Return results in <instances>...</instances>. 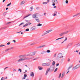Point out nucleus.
I'll return each mask as SVG.
<instances>
[{
  "label": "nucleus",
  "instance_id": "obj_51",
  "mask_svg": "<svg viewBox=\"0 0 80 80\" xmlns=\"http://www.w3.org/2000/svg\"><path fill=\"white\" fill-rule=\"evenodd\" d=\"M10 42H8L7 43V45H10Z\"/></svg>",
  "mask_w": 80,
  "mask_h": 80
},
{
  "label": "nucleus",
  "instance_id": "obj_38",
  "mask_svg": "<svg viewBox=\"0 0 80 80\" xmlns=\"http://www.w3.org/2000/svg\"><path fill=\"white\" fill-rule=\"evenodd\" d=\"M10 5H11V2H10V3L8 4L7 5V7H8Z\"/></svg>",
  "mask_w": 80,
  "mask_h": 80
},
{
  "label": "nucleus",
  "instance_id": "obj_18",
  "mask_svg": "<svg viewBox=\"0 0 80 80\" xmlns=\"http://www.w3.org/2000/svg\"><path fill=\"white\" fill-rule=\"evenodd\" d=\"M38 43V42H33L30 44V45H35V44H37Z\"/></svg>",
  "mask_w": 80,
  "mask_h": 80
},
{
  "label": "nucleus",
  "instance_id": "obj_27",
  "mask_svg": "<svg viewBox=\"0 0 80 80\" xmlns=\"http://www.w3.org/2000/svg\"><path fill=\"white\" fill-rule=\"evenodd\" d=\"M46 53V51H43V52L41 53V54H42V55H43V54H44V53Z\"/></svg>",
  "mask_w": 80,
  "mask_h": 80
},
{
  "label": "nucleus",
  "instance_id": "obj_29",
  "mask_svg": "<svg viewBox=\"0 0 80 80\" xmlns=\"http://www.w3.org/2000/svg\"><path fill=\"white\" fill-rule=\"evenodd\" d=\"M33 8L32 7H31L30 8V11H32V10H33Z\"/></svg>",
  "mask_w": 80,
  "mask_h": 80
},
{
  "label": "nucleus",
  "instance_id": "obj_40",
  "mask_svg": "<svg viewBox=\"0 0 80 80\" xmlns=\"http://www.w3.org/2000/svg\"><path fill=\"white\" fill-rule=\"evenodd\" d=\"M60 77H61V73H60L59 75V77H58L59 79H60Z\"/></svg>",
  "mask_w": 80,
  "mask_h": 80
},
{
  "label": "nucleus",
  "instance_id": "obj_64",
  "mask_svg": "<svg viewBox=\"0 0 80 80\" xmlns=\"http://www.w3.org/2000/svg\"><path fill=\"white\" fill-rule=\"evenodd\" d=\"M5 79H7V77H6V78H5Z\"/></svg>",
  "mask_w": 80,
  "mask_h": 80
},
{
  "label": "nucleus",
  "instance_id": "obj_30",
  "mask_svg": "<svg viewBox=\"0 0 80 80\" xmlns=\"http://www.w3.org/2000/svg\"><path fill=\"white\" fill-rule=\"evenodd\" d=\"M74 48H77V47H78V45L77 44L74 45Z\"/></svg>",
  "mask_w": 80,
  "mask_h": 80
},
{
  "label": "nucleus",
  "instance_id": "obj_62",
  "mask_svg": "<svg viewBox=\"0 0 80 80\" xmlns=\"http://www.w3.org/2000/svg\"><path fill=\"white\" fill-rule=\"evenodd\" d=\"M47 1L48 2H50V0H47Z\"/></svg>",
  "mask_w": 80,
  "mask_h": 80
},
{
  "label": "nucleus",
  "instance_id": "obj_44",
  "mask_svg": "<svg viewBox=\"0 0 80 80\" xmlns=\"http://www.w3.org/2000/svg\"><path fill=\"white\" fill-rule=\"evenodd\" d=\"M18 71H20V73H21V72H22V70L20 69H19L18 70Z\"/></svg>",
  "mask_w": 80,
  "mask_h": 80
},
{
  "label": "nucleus",
  "instance_id": "obj_39",
  "mask_svg": "<svg viewBox=\"0 0 80 80\" xmlns=\"http://www.w3.org/2000/svg\"><path fill=\"white\" fill-rule=\"evenodd\" d=\"M47 2H43L42 3V4H43V5H45L46 4H47Z\"/></svg>",
  "mask_w": 80,
  "mask_h": 80
},
{
  "label": "nucleus",
  "instance_id": "obj_45",
  "mask_svg": "<svg viewBox=\"0 0 80 80\" xmlns=\"http://www.w3.org/2000/svg\"><path fill=\"white\" fill-rule=\"evenodd\" d=\"M24 24V22H22L19 25V26H20V25H22V24Z\"/></svg>",
  "mask_w": 80,
  "mask_h": 80
},
{
  "label": "nucleus",
  "instance_id": "obj_15",
  "mask_svg": "<svg viewBox=\"0 0 80 80\" xmlns=\"http://www.w3.org/2000/svg\"><path fill=\"white\" fill-rule=\"evenodd\" d=\"M52 15L53 16H56V15H57V11H54V14Z\"/></svg>",
  "mask_w": 80,
  "mask_h": 80
},
{
  "label": "nucleus",
  "instance_id": "obj_23",
  "mask_svg": "<svg viewBox=\"0 0 80 80\" xmlns=\"http://www.w3.org/2000/svg\"><path fill=\"white\" fill-rule=\"evenodd\" d=\"M65 75V72H63L62 76L61 77V78H63Z\"/></svg>",
  "mask_w": 80,
  "mask_h": 80
},
{
  "label": "nucleus",
  "instance_id": "obj_52",
  "mask_svg": "<svg viewBox=\"0 0 80 80\" xmlns=\"http://www.w3.org/2000/svg\"><path fill=\"white\" fill-rule=\"evenodd\" d=\"M6 15V12H4V13H3V15H4V16H5V15Z\"/></svg>",
  "mask_w": 80,
  "mask_h": 80
},
{
  "label": "nucleus",
  "instance_id": "obj_1",
  "mask_svg": "<svg viewBox=\"0 0 80 80\" xmlns=\"http://www.w3.org/2000/svg\"><path fill=\"white\" fill-rule=\"evenodd\" d=\"M34 57H32L30 58L24 57L23 58H22L19 59L18 60V62H22V61H24V60H30V59H32V58H33Z\"/></svg>",
  "mask_w": 80,
  "mask_h": 80
},
{
  "label": "nucleus",
  "instance_id": "obj_35",
  "mask_svg": "<svg viewBox=\"0 0 80 80\" xmlns=\"http://www.w3.org/2000/svg\"><path fill=\"white\" fill-rule=\"evenodd\" d=\"M3 46L5 47V45H2V44H1L0 45V47H2Z\"/></svg>",
  "mask_w": 80,
  "mask_h": 80
},
{
  "label": "nucleus",
  "instance_id": "obj_48",
  "mask_svg": "<svg viewBox=\"0 0 80 80\" xmlns=\"http://www.w3.org/2000/svg\"><path fill=\"white\" fill-rule=\"evenodd\" d=\"M70 58H68V62H70Z\"/></svg>",
  "mask_w": 80,
  "mask_h": 80
},
{
  "label": "nucleus",
  "instance_id": "obj_6",
  "mask_svg": "<svg viewBox=\"0 0 80 80\" xmlns=\"http://www.w3.org/2000/svg\"><path fill=\"white\" fill-rule=\"evenodd\" d=\"M32 24V23L31 22H27V24H26L25 25L23 26V27H27L28 25H31Z\"/></svg>",
  "mask_w": 80,
  "mask_h": 80
},
{
  "label": "nucleus",
  "instance_id": "obj_11",
  "mask_svg": "<svg viewBox=\"0 0 80 80\" xmlns=\"http://www.w3.org/2000/svg\"><path fill=\"white\" fill-rule=\"evenodd\" d=\"M62 53L59 54L57 58L58 59V58H61V57H62Z\"/></svg>",
  "mask_w": 80,
  "mask_h": 80
},
{
  "label": "nucleus",
  "instance_id": "obj_20",
  "mask_svg": "<svg viewBox=\"0 0 80 80\" xmlns=\"http://www.w3.org/2000/svg\"><path fill=\"white\" fill-rule=\"evenodd\" d=\"M80 14V12L78 13L75 15L73 16V17H76V16H78V15H79Z\"/></svg>",
  "mask_w": 80,
  "mask_h": 80
},
{
  "label": "nucleus",
  "instance_id": "obj_43",
  "mask_svg": "<svg viewBox=\"0 0 80 80\" xmlns=\"http://www.w3.org/2000/svg\"><path fill=\"white\" fill-rule=\"evenodd\" d=\"M65 2H66V3L68 4V0H66V1Z\"/></svg>",
  "mask_w": 80,
  "mask_h": 80
},
{
  "label": "nucleus",
  "instance_id": "obj_31",
  "mask_svg": "<svg viewBox=\"0 0 80 80\" xmlns=\"http://www.w3.org/2000/svg\"><path fill=\"white\" fill-rule=\"evenodd\" d=\"M63 38V37H62V38H58L57 39H56L55 40V41H57V40H60V39H62V38Z\"/></svg>",
  "mask_w": 80,
  "mask_h": 80
},
{
  "label": "nucleus",
  "instance_id": "obj_56",
  "mask_svg": "<svg viewBox=\"0 0 80 80\" xmlns=\"http://www.w3.org/2000/svg\"><path fill=\"white\" fill-rule=\"evenodd\" d=\"M27 75H26V74H24V77H27Z\"/></svg>",
  "mask_w": 80,
  "mask_h": 80
},
{
  "label": "nucleus",
  "instance_id": "obj_16",
  "mask_svg": "<svg viewBox=\"0 0 80 80\" xmlns=\"http://www.w3.org/2000/svg\"><path fill=\"white\" fill-rule=\"evenodd\" d=\"M36 53V52H31V56H33L34 55H35Z\"/></svg>",
  "mask_w": 80,
  "mask_h": 80
},
{
  "label": "nucleus",
  "instance_id": "obj_58",
  "mask_svg": "<svg viewBox=\"0 0 80 80\" xmlns=\"http://www.w3.org/2000/svg\"><path fill=\"white\" fill-rule=\"evenodd\" d=\"M56 55H57V53H56L54 56V57H56Z\"/></svg>",
  "mask_w": 80,
  "mask_h": 80
},
{
  "label": "nucleus",
  "instance_id": "obj_7",
  "mask_svg": "<svg viewBox=\"0 0 80 80\" xmlns=\"http://www.w3.org/2000/svg\"><path fill=\"white\" fill-rule=\"evenodd\" d=\"M68 31H66L65 32H64L61 33L59 35L60 36H62L63 35H65V34H67V33H68Z\"/></svg>",
  "mask_w": 80,
  "mask_h": 80
},
{
  "label": "nucleus",
  "instance_id": "obj_25",
  "mask_svg": "<svg viewBox=\"0 0 80 80\" xmlns=\"http://www.w3.org/2000/svg\"><path fill=\"white\" fill-rule=\"evenodd\" d=\"M30 15H31V14H29L28 15H27V16H25V17H24L23 18H27V17H29V16H30Z\"/></svg>",
  "mask_w": 80,
  "mask_h": 80
},
{
  "label": "nucleus",
  "instance_id": "obj_5",
  "mask_svg": "<svg viewBox=\"0 0 80 80\" xmlns=\"http://www.w3.org/2000/svg\"><path fill=\"white\" fill-rule=\"evenodd\" d=\"M52 29H51V30H48L47 31L45 32L44 33V35H47V33H50V32H52Z\"/></svg>",
  "mask_w": 80,
  "mask_h": 80
},
{
  "label": "nucleus",
  "instance_id": "obj_50",
  "mask_svg": "<svg viewBox=\"0 0 80 80\" xmlns=\"http://www.w3.org/2000/svg\"><path fill=\"white\" fill-rule=\"evenodd\" d=\"M25 21L26 22H29V21H28V20H25Z\"/></svg>",
  "mask_w": 80,
  "mask_h": 80
},
{
  "label": "nucleus",
  "instance_id": "obj_9",
  "mask_svg": "<svg viewBox=\"0 0 80 80\" xmlns=\"http://www.w3.org/2000/svg\"><path fill=\"white\" fill-rule=\"evenodd\" d=\"M38 16V14L37 13H36L34 14L32 16V17L33 18H37V17Z\"/></svg>",
  "mask_w": 80,
  "mask_h": 80
},
{
  "label": "nucleus",
  "instance_id": "obj_4",
  "mask_svg": "<svg viewBox=\"0 0 80 80\" xmlns=\"http://www.w3.org/2000/svg\"><path fill=\"white\" fill-rule=\"evenodd\" d=\"M80 67V65L78 64L75 67H73L72 68V70H75V69H77V68H78Z\"/></svg>",
  "mask_w": 80,
  "mask_h": 80
},
{
  "label": "nucleus",
  "instance_id": "obj_53",
  "mask_svg": "<svg viewBox=\"0 0 80 80\" xmlns=\"http://www.w3.org/2000/svg\"><path fill=\"white\" fill-rule=\"evenodd\" d=\"M59 65V63H58L56 65V67H58Z\"/></svg>",
  "mask_w": 80,
  "mask_h": 80
},
{
  "label": "nucleus",
  "instance_id": "obj_12",
  "mask_svg": "<svg viewBox=\"0 0 80 80\" xmlns=\"http://www.w3.org/2000/svg\"><path fill=\"white\" fill-rule=\"evenodd\" d=\"M36 29V27L35 26H33L31 28L30 30L32 31L35 30Z\"/></svg>",
  "mask_w": 80,
  "mask_h": 80
},
{
  "label": "nucleus",
  "instance_id": "obj_46",
  "mask_svg": "<svg viewBox=\"0 0 80 80\" xmlns=\"http://www.w3.org/2000/svg\"><path fill=\"white\" fill-rule=\"evenodd\" d=\"M77 45L78 47H79V46H80V42Z\"/></svg>",
  "mask_w": 80,
  "mask_h": 80
},
{
  "label": "nucleus",
  "instance_id": "obj_61",
  "mask_svg": "<svg viewBox=\"0 0 80 80\" xmlns=\"http://www.w3.org/2000/svg\"><path fill=\"white\" fill-rule=\"evenodd\" d=\"M76 52H77V53H78V51L77 50L76 51Z\"/></svg>",
  "mask_w": 80,
  "mask_h": 80
},
{
  "label": "nucleus",
  "instance_id": "obj_32",
  "mask_svg": "<svg viewBox=\"0 0 80 80\" xmlns=\"http://www.w3.org/2000/svg\"><path fill=\"white\" fill-rule=\"evenodd\" d=\"M72 44H73V43H69L68 45V46H71V45H72Z\"/></svg>",
  "mask_w": 80,
  "mask_h": 80
},
{
  "label": "nucleus",
  "instance_id": "obj_59",
  "mask_svg": "<svg viewBox=\"0 0 80 80\" xmlns=\"http://www.w3.org/2000/svg\"><path fill=\"white\" fill-rule=\"evenodd\" d=\"M25 78H26L25 77L23 78H22V80H23V79H25Z\"/></svg>",
  "mask_w": 80,
  "mask_h": 80
},
{
  "label": "nucleus",
  "instance_id": "obj_22",
  "mask_svg": "<svg viewBox=\"0 0 80 80\" xmlns=\"http://www.w3.org/2000/svg\"><path fill=\"white\" fill-rule=\"evenodd\" d=\"M42 25V24H40V23H39L37 25V26L38 27H41Z\"/></svg>",
  "mask_w": 80,
  "mask_h": 80
},
{
  "label": "nucleus",
  "instance_id": "obj_47",
  "mask_svg": "<svg viewBox=\"0 0 80 80\" xmlns=\"http://www.w3.org/2000/svg\"><path fill=\"white\" fill-rule=\"evenodd\" d=\"M9 49H7L5 50V52H7V51H8L9 50Z\"/></svg>",
  "mask_w": 80,
  "mask_h": 80
},
{
  "label": "nucleus",
  "instance_id": "obj_17",
  "mask_svg": "<svg viewBox=\"0 0 80 80\" xmlns=\"http://www.w3.org/2000/svg\"><path fill=\"white\" fill-rule=\"evenodd\" d=\"M45 45H43L42 46H39L37 48H42V47H45Z\"/></svg>",
  "mask_w": 80,
  "mask_h": 80
},
{
  "label": "nucleus",
  "instance_id": "obj_41",
  "mask_svg": "<svg viewBox=\"0 0 80 80\" xmlns=\"http://www.w3.org/2000/svg\"><path fill=\"white\" fill-rule=\"evenodd\" d=\"M25 31H26V32H28L29 31V29L28 28L27 29L25 30Z\"/></svg>",
  "mask_w": 80,
  "mask_h": 80
},
{
  "label": "nucleus",
  "instance_id": "obj_21",
  "mask_svg": "<svg viewBox=\"0 0 80 80\" xmlns=\"http://www.w3.org/2000/svg\"><path fill=\"white\" fill-rule=\"evenodd\" d=\"M38 69L40 70H42L43 69V68L42 67H40V66H39L38 67Z\"/></svg>",
  "mask_w": 80,
  "mask_h": 80
},
{
  "label": "nucleus",
  "instance_id": "obj_55",
  "mask_svg": "<svg viewBox=\"0 0 80 80\" xmlns=\"http://www.w3.org/2000/svg\"><path fill=\"white\" fill-rule=\"evenodd\" d=\"M72 67H73V65H72L71 66H70V67H69V68H72Z\"/></svg>",
  "mask_w": 80,
  "mask_h": 80
},
{
  "label": "nucleus",
  "instance_id": "obj_54",
  "mask_svg": "<svg viewBox=\"0 0 80 80\" xmlns=\"http://www.w3.org/2000/svg\"><path fill=\"white\" fill-rule=\"evenodd\" d=\"M12 42H13L14 43H15L16 42V41H15V40H13L12 41Z\"/></svg>",
  "mask_w": 80,
  "mask_h": 80
},
{
  "label": "nucleus",
  "instance_id": "obj_63",
  "mask_svg": "<svg viewBox=\"0 0 80 80\" xmlns=\"http://www.w3.org/2000/svg\"><path fill=\"white\" fill-rule=\"evenodd\" d=\"M57 8V6H54L53 7V8Z\"/></svg>",
  "mask_w": 80,
  "mask_h": 80
},
{
  "label": "nucleus",
  "instance_id": "obj_42",
  "mask_svg": "<svg viewBox=\"0 0 80 80\" xmlns=\"http://www.w3.org/2000/svg\"><path fill=\"white\" fill-rule=\"evenodd\" d=\"M12 23V22H9L7 23L6 25H8V24H9V23Z\"/></svg>",
  "mask_w": 80,
  "mask_h": 80
},
{
  "label": "nucleus",
  "instance_id": "obj_57",
  "mask_svg": "<svg viewBox=\"0 0 80 80\" xmlns=\"http://www.w3.org/2000/svg\"><path fill=\"white\" fill-rule=\"evenodd\" d=\"M69 72H70V71L68 70V72L66 73V74H67Z\"/></svg>",
  "mask_w": 80,
  "mask_h": 80
},
{
  "label": "nucleus",
  "instance_id": "obj_3",
  "mask_svg": "<svg viewBox=\"0 0 80 80\" xmlns=\"http://www.w3.org/2000/svg\"><path fill=\"white\" fill-rule=\"evenodd\" d=\"M52 2L53 3L52 5L53 6H55L56 4H57L58 3V1L57 0H52Z\"/></svg>",
  "mask_w": 80,
  "mask_h": 80
},
{
  "label": "nucleus",
  "instance_id": "obj_10",
  "mask_svg": "<svg viewBox=\"0 0 80 80\" xmlns=\"http://www.w3.org/2000/svg\"><path fill=\"white\" fill-rule=\"evenodd\" d=\"M25 57H27V55L26 54H25L24 55H20L18 56V57L20 58H24Z\"/></svg>",
  "mask_w": 80,
  "mask_h": 80
},
{
  "label": "nucleus",
  "instance_id": "obj_33",
  "mask_svg": "<svg viewBox=\"0 0 80 80\" xmlns=\"http://www.w3.org/2000/svg\"><path fill=\"white\" fill-rule=\"evenodd\" d=\"M55 61H53L52 63V66H54V65H55Z\"/></svg>",
  "mask_w": 80,
  "mask_h": 80
},
{
  "label": "nucleus",
  "instance_id": "obj_2",
  "mask_svg": "<svg viewBox=\"0 0 80 80\" xmlns=\"http://www.w3.org/2000/svg\"><path fill=\"white\" fill-rule=\"evenodd\" d=\"M50 62L43 63L42 64V66H43V67H47L48 66H50Z\"/></svg>",
  "mask_w": 80,
  "mask_h": 80
},
{
  "label": "nucleus",
  "instance_id": "obj_49",
  "mask_svg": "<svg viewBox=\"0 0 80 80\" xmlns=\"http://www.w3.org/2000/svg\"><path fill=\"white\" fill-rule=\"evenodd\" d=\"M13 49V47H11L10 48H9V50H11V49Z\"/></svg>",
  "mask_w": 80,
  "mask_h": 80
},
{
  "label": "nucleus",
  "instance_id": "obj_8",
  "mask_svg": "<svg viewBox=\"0 0 80 80\" xmlns=\"http://www.w3.org/2000/svg\"><path fill=\"white\" fill-rule=\"evenodd\" d=\"M49 70H50L51 71H53V70H54V67L53 66L51 65L50 67V68H49Z\"/></svg>",
  "mask_w": 80,
  "mask_h": 80
},
{
  "label": "nucleus",
  "instance_id": "obj_24",
  "mask_svg": "<svg viewBox=\"0 0 80 80\" xmlns=\"http://www.w3.org/2000/svg\"><path fill=\"white\" fill-rule=\"evenodd\" d=\"M67 38H65V40H64V41L63 42H61V43L62 44L63 43H64V42H65V41H67Z\"/></svg>",
  "mask_w": 80,
  "mask_h": 80
},
{
  "label": "nucleus",
  "instance_id": "obj_37",
  "mask_svg": "<svg viewBox=\"0 0 80 80\" xmlns=\"http://www.w3.org/2000/svg\"><path fill=\"white\" fill-rule=\"evenodd\" d=\"M1 80H5V78L2 77L1 78Z\"/></svg>",
  "mask_w": 80,
  "mask_h": 80
},
{
  "label": "nucleus",
  "instance_id": "obj_13",
  "mask_svg": "<svg viewBox=\"0 0 80 80\" xmlns=\"http://www.w3.org/2000/svg\"><path fill=\"white\" fill-rule=\"evenodd\" d=\"M49 71H50V69L49 68H48L45 73V75L46 76H47V75H48V72H49Z\"/></svg>",
  "mask_w": 80,
  "mask_h": 80
},
{
  "label": "nucleus",
  "instance_id": "obj_26",
  "mask_svg": "<svg viewBox=\"0 0 80 80\" xmlns=\"http://www.w3.org/2000/svg\"><path fill=\"white\" fill-rule=\"evenodd\" d=\"M25 3V1H23L21 2V5H23V4H24Z\"/></svg>",
  "mask_w": 80,
  "mask_h": 80
},
{
  "label": "nucleus",
  "instance_id": "obj_36",
  "mask_svg": "<svg viewBox=\"0 0 80 80\" xmlns=\"http://www.w3.org/2000/svg\"><path fill=\"white\" fill-rule=\"evenodd\" d=\"M57 70H58V68H57L55 69V70H54V72H57Z\"/></svg>",
  "mask_w": 80,
  "mask_h": 80
},
{
  "label": "nucleus",
  "instance_id": "obj_14",
  "mask_svg": "<svg viewBox=\"0 0 80 80\" xmlns=\"http://www.w3.org/2000/svg\"><path fill=\"white\" fill-rule=\"evenodd\" d=\"M35 20L38 22V23H40V19H39V18L38 17H36L35 18Z\"/></svg>",
  "mask_w": 80,
  "mask_h": 80
},
{
  "label": "nucleus",
  "instance_id": "obj_19",
  "mask_svg": "<svg viewBox=\"0 0 80 80\" xmlns=\"http://www.w3.org/2000/svg\"><path fill=\"white\" fill-rule=\"evenodd\" d=\"M33 76H34V73H33V72H31L30 76L31 77H33Z\"/></svg>",
  "mask_w": 80,
  "mask_h": 80
},
{
  "label": "nucleus",
  "instance_id": "obj_60",
  "mask_svg": "<svg viewBox=\"0 0 80 80\" xmlns=\"http://www.w3.org/2000/svg\"><path fill=\"white\" fill-rule=\"evenodd\" d=\"M6 68H8V67H6L4 69V70H5V69H6Z\"/></svg>",
  "mask_w": 80,
  "mask_h": 80
},
{
  "label": "nucleus",
  "instance_id": "obj_28",
  "mask_svg": "<svg viewBox=\"0 0 80 80\" xmlns=\"http://www.w3.org/2000/svg\"><path fill=\"white\" fill-rule=\"evenodd\" d=\"M26 56H27L28 57H30V56H32L31 55V53H29Z\"/></svg>",
  "mask_w": 80,
  "mask_h": 80
},
{
  "label": "nucleus",
  "instance_id": "obj_34",
  "mask_svg": "<svg viewBox=\"0 0 80 80\" xmlns=\"http://www.w3.org/2000/svg\"><path fill=\"white\" fill-rule=\"evenodd\" d=\"M50 52H51V51H50V50H48L46 52H47V53H50Z\"/></svg>",
  "mask_w": 80,
  "mask_h": 80
}]
</instances>
